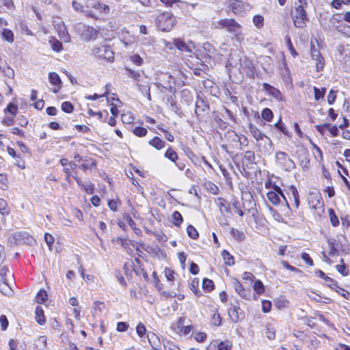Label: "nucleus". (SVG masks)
<instances>
[{
  "label": "nucleus",
  "instance_id": "2",
  "mask_svg": "<svg viewBox=\"0 0 350 350\" xmlns=\"http://www.w3.org/2000/svg\"><path fill=\"white\" fill-rule=\"evenodd\" d=\"M217 29H225L232 33L234 38L239 42L243 40L242 26L232 18H224L215 23Z\"/></svg>",
  "mask_w": 350,
  "mask_h": 350
},
{
  "label": "nucleus",
  "instance_id": "25",
  "mask_svg": "<svg viewBox=\"0 0 350 350\" xmlns=\"http://www.w3.org/2000/svg\"><path fill=\"white\" fill-rule=\"evenodd\" d=\"M34 350H47V337L39 336L34 342Z\"/></svg>",
  "mask_w": 350,
  "mask_h": 350
},
{
  "label": "nucleus",
  "instance_id": "21",
  "mask_svg": "<svg viewBox=\"0 0 350 350\" xmlns=\"http://www.w3.org/2000/svg\"><path fill=\"white\" fill-rule=\"evenodd\" d=\"M57 31L59 38L64 42H69L70 41V36L68 33V31L64 25V24L61 21V24L58 25L57 27Z\"/></svg>",
  "mask_w": 350,
  "mask_h": 350
},
{
  "label": "nucleus",
  "instance_id": "40",
  "mask_svg": "<svg viewBox=\"0 0 350 350\" xmlns=\"http://www.w3.org/2000/svg\"><path fill=\"white\" fill-rule=\"evenodd\" d=\"M312 148L314 149L313 154L315 159L318 161H322L323 160V155L321 148L315 144L312 143Z\"/></svg>",
  "mask_w": 350,
  "mask_h": 350
},
{
  "label": "nucleus",
  "instance_id": "56",
  "mask_svg": "<svg viewBox=\"0 0 350 350\" xmlns=\"http://www.w3.org/2000/svg\"><path fill=\"white\" fill-rule=\"evenodd\" d=\"M285 40L286 42L287 47L291 53V54L295 57L298 55V53L295 51V48L293 47V43L291 42V38L288 36H286L285 37Z\"/></svg>",
  "mask_w": 350,
  "mask_h": 350
},
{
  "label": "nucleus",
  "instance_id": "63",
  "mask_svg": "<svg viewBox=\"0 0 350 350\" xmlns=\"http://www.w3.org/2000/svg\"><path fill=\"white\" fill-rule=\"evenodd\" d=\"M133 132L137 137H144L147 134L146 129L140 126L134 128Z\"/></svg>",
  "mask_w": 350,
  "mask_h": 350
},
{
  "label": "nucleus",
  "instance_id": "57",
  "mask_svg": "<svg viewBox=\"0 0 350 350\" xmlns=\"http://www.w3.org/2000/svg\"><path fill=\"white\" fill-rule=\"evenodd\" d=\"M265 187L267 189H271L272 190L269 192H275L276 193H283L281 188L276 185L275 184H272L271 182H268L265 183Z\"/></svg>",
  "mask_w": 350,
  "mask_h": 350
},
{
  "label": "nucleus",
  "instance_id": "39",
  "mask_svg": "<svg viewBox=\"0 0 350 350\" xmlns=\"http://www.w3.org/2000/svg\"><path fill=\"white\" fill-rule=\"evenodd\" d=\"M221 256L223 257L225 263L228 265H232L234 263V257L230 254V253L224 250L221 252Z\"/></svg>",
  "mask_w": 350,
  "mask_h": 350
},
{
  "label": "nucleus",
  "instance_id": "36",
  "mask_svg": "<svg viewBox=\"0 0 350 350\" xmlns=\"http://www.w3.org/2000/svg\"><path fill=\"white\" fill-rule=\"evenodd\" d=\"M230 233L232 236V238L234 239L237 241H242L245 239V235L244 232L239 231L237 229L232 228L230 231Z\"/></svg>",
  "mask_w": 350,
  "mask_h": 350
},
{
  "label": "nucleus",
  "instance_id": "62",
  "mask_svg": "<svg viewBox=\"0 0 350 350\" xmlns=\"http://www.w3.org/2000/svg\"><path fill=\"white\" fill-rule=\"evenodd\" d=\"M173 222L175 226H179L183 222V217L178 211H174L172 214Z\"/></svg>",
  "mask_w": 350,
  "mask_h": 350
},
{
  "label": "nucleus",
  "instance_id": "53",
  "mask_svg": "<svg viewBox=\"0 0 350 350\" xmlns=\"http://www.w3.org/2000/svg\"><path fill=\"white\" fill-rule=\"evenodd\" d=\"M334 28L341 33L347 34L350 32V27L345 23H340Z\"/></svg>",
  "mask_w": 350,
  "mask_h": 350
},
{
  "label": "nucleus",
  "instance_id": "48",
  "mask_svg": "<svg viewBox=\"0 0 350 350\" xmlns=\"http://www.w3.org/2000/svg\"><path fill=\"white\" fill-rule=\"evenodd\" d=\"M147 329L144 324L139 322L136 326V332L139 337L143 338L146 334Z\"/></svg>",
  "mask_w": 350,
  "mask_h": 350
},
{
  "label": "nucleus",
  "instance_id": "19",
  "mask_svg": "<svg viewBox=\"0 0 350 350\" xmlns=\"http://www.w3.org/2000/svg\"><path fill=\"white\" fill-rule=\"evenodd\" d=\"M262 87L263 90L266 91L270 96H272L278 101L282 100V95L279 90L267 83H264Z\"/></svg>",
  "mask_w": 350,
  "mask_h": 350
},
{
  "label": "nucleus",
  "instance_id": "41",
  "mask_svg": "<svg viewBox=\"0 0 350 350\" xmlns=\"http://www.w3.org/2000/svg\"><path fill=\"white\" fill-rule=\"evenodd\" d=\"M202 288L207 292H211L215 288L214 282L208 278H204L202 282Z\"/></svg>",
  "mask_w": 350,
  "mask_h": 350
},
{
  "label": "nucleus",
  "instance_id": "27",
  "mask_svg": "<svg viewBox=\"0 0 350 350\" xmlns=\"http://www.w3.org/2000/svg\"><path fill=\"white\" fill-rule=\"evenodd\" d=\"M49 43L53 51L55 52H60L63 50V46L60 41H59L55 37L51 36L49 40Z\"/></svg>",
  "mask_w": 350,
  "mask_h": 350
},
{
  "label": "nucleus",
  "instance_id": "32",
  "mask_svg": "<svg viewBox=\"0 0 350 350\" xmlns=\"http://www.w3.org/2000/svg\"><path fill=\"white\" fill-rule=\"evenodd\" d=\"M275 306L280 309H284L288 308L289 306V301L284 297H280L275 301Z\"/></svg>",
  "mask_w": 350,
  "mask_h": 350
},
{
  "label": "nucleus",
  "instance_id": "28",
  "mask_svg": "<svg viewBox=\"0 0 350 350\" xmlns=\"http://www.w3.org/2000/svg\"><path fill=\"white\" fill-rule=\"evenodd\" d=\"M1 38L10 43H12L14 40V35L12 30L3 28L1 32Z\"/></svg>",
  "mask_w": 350,
  "mask_h": 350
},
{
  "label": "nucleus",
  "instance_id": "22",
  "mask_svg": "<svg viewBox=\"0 0 350 350\" xmlns=\"http://www.w3.org/2000/svg\"><path fill=\"white\" fill-rule=\"evenodd\" d=\"M35 239L32 237L28 232L25 231H16L10 234L9 239L10 241H23L25 239Z\"/></svg>",
  "mask_w": 350,
  "mask_h": 350
},
{
  "label": "nucleus",
  "instance_id": "54",
  "mask_svg": "<svg viewBox=\"0 0 350 350\" xmlns=\"http://www.w3.org/2000/svg\"><path fill=\"white\" fill-rule=\"evenodd\" d=\"M10 211L6 201L0 198V214L2 215H8Z\"/></svg>",
  "mask_w": 350,
  "mask_h": 350
},
{
  "label": "nucleus",
  "instance_id": "49",
  "mask_svg": "<svg viewBox=\"0 0 350 350\" xmlns=\"http://www.w3.org/2000/svg\"><path fill=\"white\" fill-rule=\"evenodd\" d=\"M131 62L137 66H140L144 64L143 58L138 54H133L129 57Z\"/></svg>",
  "mask_w": 350,
  "mask_h": 350
},
{
  "label": "nucleus",
  "instance_id": "64",
  "mask_svg": "<svg viewBox=\"0 0 350 350\" xmlns=\"http://www.w3.org/2000/svg\"><path fill=\"white\" fill-rule=\"evenodd\" d=\"M164 347L165 350H180L176 345L170 341H167L165 343Z\"/></svg>",
  "mask_w": 350,
  "mask_h": 350
},
{
  "label": "nucleus",
  "instance_id": "29",
  "mask_svg": "<svg viewBox=\"0 0 350 350\" xmlns=\"http://www.w3.org/2000/svg\"><path fill=\"white\" fill-rule=\"evenodd\" d=\"M208 108V106L203 100H198L196 103L195 113L197 116L201 115V113L205 111Z\"/></svg>",
  "mask_w": 350,
  "mask_h": 350
},
{
  "label": "nucleus",
  "instance_id": "12",
  "mask_svg": "<svg viewBox=\"0 0 350 350\" xmlns=\"http://www.w3.org/2000/svg\"><path fill=\"white\" fill-rule=\"evenodd\" d=\"M310 55L312 59L316 62V70L322 71L325 66V59L313 41L310 42Z\"/></svg>",
  "mask_w": 350,
  "mask_h": 350
},
{
  "label": "nucleus",
  "instance_id": "4",
  "mask_svg": "<svg viewBox=\"0 0 350 350\" xmlns=\"http://www.w3.org/2000/svg\"><path fill=\"white\" fill-rule=\"evenodd\" d=\"M88 12H85V16L96 20L103 18L105 16L109 14V7L99 1L88 2L87 4Z\"/></svg>",
  "mask_w": 350,
  "mask_h": 350
},
{
  "label": "nucleus",
  "instance_id": "61",
  "mask_svg": "<svg viewBox=\"0 0 350 350\" xmlns=\"http://www.w3.org/2000/svg\"><path fill=\"white\" fill-rule=\"evenodd\" d=\"M165 276L167 281L173 282L174 280V271L169 267H165L164 269Z\"/></svg>",
  "mask_w": 350,
  "mask_h": 350
},
{
  "label": "nucleus",
  "instance_id": "60",
  "mask_svg": "<svg viewBox=\"0 0 350 350\" xmlns=\"http://www.w3.org/2000/svg\"><path fill=\"white\" fill-rule=\"evenodd\" d=\"M61 109L63 111L70 113L72 112L74 107L70 102L64 101L62 103Z\"/></svg>",
  "mask_w": 350,
  "mask_h": 350
},
{
  "label": "nucleus",
  "instance_id": "8",
  "mask_svg": "<svg viewBox=\"0 0 350 350\" xmlns=\"http://www.w3.org/2000/svg\"><path fill=\"white\" fill-rule=\"evenodd\" d=\"M77 33L86 42L95 40L98 37V31L92 26L79 23L75 26Z\"/></svg>",
  "mask_w": 350,
  "mask_h": 350
},
{
  "label": "nucleus",
  "instance_id": "31",
  "mask_svg": "<svg viewBox=\"0 0 350 350\" xmlns=\"http://www.w3.org/2000/svg\"><path fill=\"white\" fill-rule=\"evenodd\" d=\"M150 145L157 150H161L165 146V142L158 137H154L149 142Z\"/></svg>",
  "mask_w": 350,
  "mask_h": 350
},
{
  "label": "nucleus",
  "instance_id": "14",
  "mask_svg": "<svg viewBox=\"0 0 350 350\" xmlns=\"http://www.w3.org/2000/svg\"><path fill=\"white\" fill-rule=\"evenodd\" d=\"M241 70L249 78L254 79L256 75V69L254 64L247 57L241 59Z\"/></svg>",
  "mask_w": 350,
  "mask_h": 350
},
{
  "label": "nucleus",
  "instance_id": "45",
  "mask_svg": "<svg viewBox=\"0 0 350 350\" xmlns=\"http://www.w3.org/2000/svg\"><path fill=\"white\" fill-rule=\"evenodd\" d=\"M340 261L341 264L336 265V268L340 274H342L343 276H346L349 274V269L345 266L344 260L342 258H340Z\"/></svg>",
  "mask_w": 350,
  "mask_h": 350
},
{
  "label": "nucleus",
  "instance_id": "35",
  "mask_svg": "<svg viewBox=\"0 0 350 350\" xmlns=\"http://www.w3.org/2000/svg\"><path fill=\"white\" fill-rule=\"evenodd\" d=\"M252 22L257 29H260L264 26L265 19L264 17L261 15H254L252 19Z\"/></svg>",
  "mask_w": 350,
  "mask_h": 350
},
{
  "label": "nucleus",
  "instance_id": "50",
  "mask_svg": "<svg viewBox=\"0 0 350 350\" xmlns=\"http://www.w3.org/2000/svg\"><path fill=\"white\" fill-rule=\"evenodd\" d=\"M253 288L254 291L258 295L262 294L265 291L264 285L262 282L259 280L254 282Z\"/></svg>",
  "mask_w": 350,
  "mask_h": 350
},
{
  "label": "nucleus",
  "instance_id": "18",
  "mask_svg": "<svg viewBox=\"0 0 350 350\" xmlns=\"http://www.w3.org/2000/svg\"><path fill=\"white\" fill-rule=\"evenodd\" d=\"M314 273L317 277L322 278L325 281L326 285L331 288L336 289V287H338L337 282L328 277L323 271L318 269L314 271Z\"/></svg>",
  "mask_w": 350,
  "mask_h": 350
},
{
  "label": "nucleus",
  "instance_id": "16",
  "mask_svg": "<svg viewBox=\"0 0 350 350\" xmlns=\"http://www.w3.org/2000/svg\"><path fill=\"white\" fill-rule=\"evenodd\" d=\"M267 197L269 201L275 206L282 204L283 206L286 200V196L284 193H276L275 192H268Z\"/></svg>",
  "mask_w": 350,
  "mask_h": 350
},
{
  "label": "nucleus",
  "instance_id": "24",
  "mask_svg": "<svg viewBox=\"0 0 350 350\" xmlns=\"http://www.w3.org/2000/svg\"><path fill=\"white\" fill-rule=\"evenodd\" d=\"M49 80L51 85L56 86L53 90V92L57 93L61 88V79L56 72H50L49 75Z\"/></svg>",
  "mask_w": 350,
  "mask_h": 350
},
{
  "label": "nucleus",
  "instance_id": "51",
  "mask_svg": "<svg viewBox=\"0 0 350 350\" xmlns=\"http://www.w3.org/2000/svg\"><path fill=\"white\" fill-rule=\"evenodd\" d=\"M232 343L229 340L220 342L217 345L218 350H232Z\"/></svg>",
  "mask_w": 350,
  "mask_h": 350
},
{
  "label": "nucleus",
  "instance_id": "44",
  "mask_svg": "<svg viewBox=\"0 0 350 350\" xmlns=\"http://www.w3.org/2000/svg\"><path fill=\"white\" fill-rule=\"evenodd\" d=\"M255 154L252 150H247L244 153L243 159L245 160L248 164H253L255 163Z\"/></svg>",
  "mask_w": 350,
  "mask_h": 350
},
{
  "label": "nucleus",
  "instance_id": "34",
  "mask_svg": "<svg viewBox=\"0 0 350 350\" xmlns=\"http://www.w3.org/2000/svg\"><path fill=\"white\" fill-rule=\"evenodd\" d=\"M0 291L6 295L12 293L13 291L8 282V280H5V281H0Z\"/></svg>",
  "mask_w": 350,
  "mask_h": 350
},
{
  "label": "nucleus",
  "instance_id": "17",
  "mask_svg": "<svg viewBox=\"0 0 350 350\" xmlns=\"http://www.w3.org/2000/svg\"><path fill=\"white\" fill-rule=\"evenodd\" d=\"M174 46L182 52L190 53L194 49L193 43L187 44L184 40L180 38H176L173 42Z\"/></svg>",
  "mask_w": 350,
  "mask_h": 350
},
{
  "label": "nucleus",
  "instance_id": "42",
  "mask_svg": "<svg viewBox=\"0 0 350 350\" xmlns=\"http://www.w3.org/2000/svg\"><path fill=\"white\" fill-rule=\"evenodd\" d=\"M165 157L174 163L176 162L178 159L177 153L171 148H169L166 150Z\"/></svg>",
  "mask_w": 350,
  "mask_h": 350
},
{
  "label": "nucleus",
  "instance_id": "38",
  "mask_svg": "<svg viewBox=\"0 0 350 350\" xmlns=\"http://www.w3.org/2000/svg\"><path fill=\"white\" fill-rule=\"evenodd\" d=\"M47 298L48 295L46 291L43 289H41L38 292L36 296V301L39 304H42L47 300Z\"/></svg>",
  "mask_w": 350,
  "mask_h": 350
},
{
  "label": "nucleus",
  "instance_id": "10",
  "mask_svg": "<svg viewBox=\"0 0 350 350\" xmlns=\"http://www.w3.org/2000/svg\"><path fill=\"white\" fill-rule=\"evenodd\" d=\"M292 17L294 25L296 27L304 28L306 27L308 17L303 5H298L295 8L292 12Z\"/></svg>",
  "mask_w": 350,
  "mask_h": 350
},
{
  "label": "nucleus",
  "instance_id": "46",
  "mask_svg": "<svg viewBox=\"0 0 350 350\" xmlns=\"http://www.w3.org/2000/svg\"><path fill=\"white\" fill-rule=\"evenodd\" d=\"M328 213H329L330 221H331L332 226H338L339 225L340 222H339V219H338L337 215H336L334 209L329 208Z\"/></svg>",
  "mask_w": 350,
  "mask_h": 350
},
{
  "label": "nucleus",
  "instance_id": "23",
  "mask_svg": "<svg viewBox=\"0 0 350 350\" xmlns=\"http://www.w3.org/2000/svg\"><path fill=\"white\" fill-rule=\"evenodd\" d=\"M230 8L236 15H241L244 12L245 5L243 2L233 0L230 3Z\"/></svg>",
  "mask_w": 350,
  "mask_h": 350
},
{
  "label": "nucleus",
  "instance_id": "7",
  "mask_svg": "<svg viewBox=\"0 0 350 350\" xmlns=\"http://www.w3.org/2000/svg\"><path fill=\"white\" fill-rule=\"evenodd\" d=\"M287 194L288 200L286 198L284 201V210L288 209L291 211H296L299 206V196L297 188L294 185H291L288 188Z\"/></svg>",
  "mask_w": 350,
  "mask_h": 350
},
{
  "label": "nucleus",
  "instance_id": "30",
  "mask_svg": "<svg viewBox=\"0 0 350 350\" xmlns=\"http://www.w3.org/2000/svg\"><path fill=\"white\" fill-rule=\"evenodd\" d=\"M233 287L236 292L242 297H247L246 291L243 287L242 284L237 280H234L233 282Z\"/></svg>",
  "mask_w": 350,
  "mask_h": 350
},
{
  "label": "nucleus",
  "instance_id": "6",
  "mask_svg": "<svg viewBox=\"0 0 350 350\" xmlns=\"http://www.w3.org/2000/svg\"><path fill=\"white\" fill-rule=\"evenodd\" d=\"M175 21L174 15L170 12L159 14L155 20L157 28L162 31H170L173 28Z\"/></svg>",
  "mask_w": 350,
  "mask_h": 350
},
{
  "label": "nucleus",
  "instance_id": "58",
  "mask_svg": "<svg viewBox=\"0 0 350 350\" xmlns=\"http://www.w3.org/2000/svg\"><path fill=\"white\" fill-rule=\"evenodd\" d=\"M261 115H262V118L268 122H270L273 117L272 111L268 108L264 109L262 111Z\"/></svg>",
  "mask_w": 350,
  "mask_h": 350
},
{
  "label": "nucleus",
  "instance_id": "47",
  "mask_svg": "<svg viewBox=\"0 0 350 350\" xmlns=\"http://www.w3.org/2000/svg\"><path fill=\"white\" fill-rule=\"evenodd\" d=\"M314 99L318 101L321 98H323L326 89L325 88H322L321 89L317 88V87H314Z\"/></svg>",
  "mask_w": 350,
  "mask_h": 350
},
{
  "label": "nucleus",
  "instance_id": "26",
  "mask_svg": "<svg viewBox=\"0 0 350 350\" xmlns=\"http://www.w3.org/2000/svg\"><path fill=\"white\" fill-rule=\"evenodd\" d=\"M282 79L286 82H291V72L286 61L284 59L280 68Z\"/></svg>",
  "mask_w": 350,
  "mask_h": 350
},
{
  "label": "nucleus",
  "instance_id": "13",
  "mask_svg": "<svg viewBox=\"0 0 350 350\" xmlns=\"http://www.w3.org/2000/svg\"><path fill=\"white\" fill-rule=\"evenodd\" d=\"M248 212L254 219L256 224L255 228L259 230L260 233H266L268 228L267 225V221L265 218L258 215L256 209H249Z\"/></svg>",
  "mask_w": 350,
  "mask_h": 350
},
{
  "label": "nucleus",
  "instance_id": "9",
  "mask_svg": "<svg viewBox=\"0 0 350 350\" xmlns=\"http://www.w3.org/2000/svg\"><path fill=\"white\" fill-rule=\"evenodd\" d=\"M275 159L277 165L286 172H290L295 167L294 161L284 152H276Z\"/></svg>",
  "mask_w": 350,
  "mask_h": 350
},
{
  "label": "nucleus",
  "instance_id": "55",
  "mask_svg": "<svg viewBox=\"0 0 350 350\" xmlns=\"http://www.w3.org/2000/svg\"><path fill=\"white\" fill-rule=\"evenodd\" d=\"M211 323L215 326H219L221 325V317L217 312V310H216L212 315Z\"/></svg>",
  "mask_w": 350,
  "mask_h": 350
},
{
  "label": "nucleus",
  "instance_id": "5",
  "mask_svg": "<svg viewBox=\"0 0 350 350\" xmlns=\"http://www.w3.org/2000/svg\"><path fill=\"white\" fill-rule=\"evenodd\" d=\"M92 55L96 58L108 62L114 61V52L111 46L105 44H98L93 46Z\"/></svg>",
  "mask_w": 350,
  "mask_h": 350
},
{
  "label": "nucleus",
  "instance_id": "15",
  "mask_svg": "<svg viewBox=\"0 0 350 350\" xmlns=\"http://www.w3.org/2000/svg\"><path fill=\"white\" fill-rule=\"evenodd\" d=\"M228 315L233 323H237L245 318L243 310L237 305H232L228 309Z\"/></svg>",
  "mask_w": 350,
  "mask_h": 350
},
{
  "label": "nucleus",
  "instance_id": "43",
  "mask_svg": "<svg viewBox=\"0 0 350 350\" xmlns=\"http://www.w3.org/2000/svg\"><path fill=\"white\" fill-rule=\"evenodd\" d=\"M72 8L77 12H79L83 13L85 16V12H88V8H87V5L85 7L81 3L77 2V1H73L72 3Z\"/></svg>",
  "mask_w": 350,
  "mask_h": 350
},
{
  "label": "nucleus",
  "instance_id": "59",
  "mask_svg": "<svg viewBox=\"0 0 350 350\" xmlns=\"http://www.w3.org/2000/svg\"><path fill=\"white\" fill-rule=\"evenodd\" d=\"M188 236L192 239H196L198 237V232L197 230L191 225H189L187 228Z\"/></svg>",
  "mask_w": 350,
  "mask_h": 350
},
{
  "label": "nucleus",
  "instance_id": "37",
  "mask_svg": "<svg viewBox=\"0 0 350 350\" xmlns=\"http://www.w3.org/2000/svg\"><path fill=\"white\" fill-rule=\"evenodd\" d=\"M204 186H205L206 189L210 193H213L214 195H217L219 192V187L215 184L212 183L211 181L206 182L205 184H204Z\"/></svg>",
  "mask_w": 350,
  "mask_h": 350
},
{
  "label": "nucleus",
  "instance_id": "1",
  "mask_svg": "<svg viewBox=\"0 0 350 350\" xmlns=\"http://www.w3.org/2000/svg\"><path fill=\"white\" fill-rule=\"evenodd\" d=\"M126 75L131 78L137 86L138 90L140 91L147 98L150 100V79L143 70H134L131 68H125Z\"/></svg>",
  "mask_w": 350,
  "mask_h": 350
},
{
  "label": "nucleus",
  "instance_id": "3",
  "mask_svg": "<svg viewBox=\"0 0 350 350\" xmlns=\"http://www.w3.org/2000/svg\"><path fill=\"white\" fill-rule=\"evenodd\" d=\"M249 129L252 136L258 142L259 151L263 154L270 153L272 150L271 139L263 134L256 126L250 124Z\"/></svg>",
  "mask_w": 350,
  "mask_h": 350
},
{
  "label": "nucleus",
  "instance_id": "20",
  "mask_svg": "<svg viewBox=\"0 0 350 350\" xmlns=\"http://www.w3.org/2000/svg\"><path fill=\"white\" fill-rule=\"evenodd\" d=\"M215 202L221 215H224L226 213H230V204L228 200L223 198H217L215 199Z\"/></svg>",
  "mask_w": 350,
  "mask_h": 350
},
{
  "label": "nucleus",
  "instance_id": "11",
  "mask_svg": "<svg viewBox=\"0 0 350 350\" xmlns=\"http://www.w3.org/2000/svg\"><path fill=\"white\" fill-rule=\"evenodd\" d=\"M328 247L329 251H323L322 255L323 260L327 263L332 265L334 261L330 257H337L340 254V242H328Z\"/></svg>",
  "mask_w": 350,
  "mask_h": 350
},
{
  "label": "nucleus",
  "instance_id": "33",
  "mask_svg": "<svg viewBox=\"0 0 350 350\" xmlns=\"http://www.w3.org/2000/svg\"><path fill=\"white\" fill-rule=\"evenodd\" d=\"M36 319L40 325H44L45 323V318L44 315V311L40 306L36 308Z\"/></svg>",
  "mask_w": 350,
  "mask_h": 350
},
{
  "label": "nucleus",
  "instance_id": "52",
  "mask_svg": "<svg viewBox=\"0 0 350 350\" xmlns=\"http://www.w3.org/2000/svg\"><path fill=\"white\" fill-rule=\"evenodd\" d=\"M4 112H8L13 116H15L18 113V106L14 103H9L7 107L4 109Z\"/></svg>",
  "mask_w": 350,
  "mask_h": 350
}]
</instances>
